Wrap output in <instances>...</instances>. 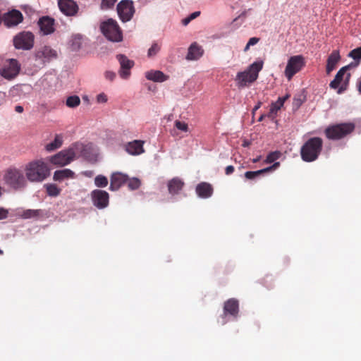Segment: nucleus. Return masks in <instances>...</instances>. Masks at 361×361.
<instances>
[{
  "label": "nucleus",
  "instance_id": "nucleus-1",
  "mask_svg": "<svg viewBox=\"0 0 361 361\" xmlns=\"http://www.w3.org/2000/svg\"><path fill=\"white\" fill-rule=\"evenodd\" d=\"M263 64L262 61H255L244 71L238 72L235 78L237 87L243 89L255 82L263 68Z\"/></svg>",
  "mask_w": 361,
  "mask_h": 361
},
{
  "label": "nucleus",
  "instance_id": "nucleus-2",
  "mask_svg": "<svg viewBox=\"0 0 361 361\" xmlns=\"http://www.w3.org/2000/svg\"><path fill=\"white\" fill-rule=\"evenodd\" d=\"M25 171L26 178L31 182H42L50 173L49 168L42 159L29 162L25 166Z\"/></svg>",
  "mask_w": 361,
  "mask_h": 361
},
{
  "label": "nucleus",
  "instance_id": "nucleus-3",
  "mask_svg": "<svg viewBox=\"0 0 361 361\" xmlns=\"http://www.w3.org/2000/svg\"><path fill=\"white\" fill-rule=\"evenodd\" d=\"M323 148V140L319 137L308 139L301 147V159L305 162L317 160Z\"/></svg>",
  "mask_w": 361,
  "mask_h": 361
},
{
  "label": "nucleus",
  "instance_id": "nucleus-4",
  "mask_svg": "<svg viewBox=\"0 0 361 361\" xmlns=\"http://www.w3.org/2000/svg\"><path fill=\"white\" fill-rule=\"evenodd\" d=\"M355 129L354 123H341L329 126L324 130V134L329 140H341L351 134Z\"/></svg>",
  "mask_w": 361,
  "mask_h": 361
},
{
  "label": "nucleus",
  "instance_id": "nucleus-5",
  "mask_svg": "<svg viewBox=\"0 0 361 361\" xmlns=\"http://www.w3.org/2000/svg\"><path fill=\"white\" fill-rule=\"evenodd\" d=\"M100 29L109 40L119 42L123 40V33L116 20L109 18L101 23Z\"/></svg>",
  "mask_w": 361,
  "mask_h": 361
},
{
  "label": "nucleus",
  "instance_id": "nucleus-6",
  "mask_svg": "<svg viewBox=\"0 0 361 361\" xmlns=\"http://www.w3.org/2000/svg\"><path fill=\"white\" fill-rule=\"evenodd\" d=\"M4 179L7 185L16 190L23 188L27 184L23 171L15 168L8 169L4 176Z\"/></svg>",
  "mask_w": 361,
  "mask_h": 361
},
{
  "label": "nucleus",
  "instance_id": "nucleus-7",
  "mask_svg": "<svg viewBox=\"0 0 361 361\" xmlns=\"http://www.w3.org/2000/svg\"><path fill=\"white\" fill-rule=\"evenodd\" d=\"M13 42L17 49L30 50L34 47L35 36L30 31H23L13 37Z\"/></svg>",
  "mask_w": 361,
  "mask_h": 361
},
{
  "label": "nucleus",
  "instance_id": "nucleus-8",
  "mask_svg": "<svg viewBox=\"0 0 361 361\" xmlns=\"http://www.w3.org/2000/svg\"><path fill=\"white\" fill-rule=\"evenodd\" d=\"M305 66V58L302 55L293 56L289 58L284 74L288 80Z\"/></svg>",
  "mask_w": 361,
  "mask_h": 361
},
{
  "label": "nucleus",
  "instance_id": "nucleus-9",
  "mask_svg": "<svg viewBox=\"0 0 361 361\" xmlns=\"http://www.w3.org/2000/svg\"><path fill=\"white\" fill-rule=\"evenodd\" d=\"M58 56L57 51L49 46L39 47L35 53V59L39 66H45Z\"/></svg>",
  "mask_w": 361,
  "mask_h": 361
},
{
  "label": "nucleus",
  "instance_id": "nucleus-10",
  "mask_svg": "<svg viewBox=\"0 0 361 361\" xmlns=\"http://www.w3.org/2000/svg\"><path fill=\"white\" fill-rule=\"evenodd\" d=\"M75 156V149L73 148H68V149L61 150L56 154L51 156L49 158V161L54 165L63 166L73 161Z\"/></svg>",
  "mask_w": 361,
  "mask_h": 361
},
{
  "label": "nucleus",
  "instance_id": "nucleus-11",
  "mask_svg": "<svg viewBox=\"0 0 361 361\" xmlns=\"http://www.w3.org/2000/svg\"><path fill=\"white\" fill-rule=\"evenodd\" d=\"M117 13L121 20L123 23L130 21L135 13L133 1L131 0H122L117 5Z\"/></svg>",
  "mask_w": 361,
  "mask_h": 361
},
{
  "label": "nucleus",
  "instance_id": "nucleus-12",
  "mask_svg": "<svg viewBox=\"0 0 361 361\" xmlns=\"http://www.w3.org/2000/svg\"><path fill=\"white\" fill-rule=\"evenodd\" d=\"M20 70V65L18 61L12 59L0 70V74L7 80H12L18 75Z\"/></svg>",
  "mask_w": 361,
  "mask_h": 361
},
{
  "label": "nucleus",
  "instance_id": "nucleus-13",
  "mask_svg": "<svg viewBox=\"0 0 361 361\" xmlns=\"http://www.w3.org/2000/svg\"><path fill=\"white\" fill-rule=\"evenodd\" d=\"M239 312V303L238 300L235 298H230L224 302V314L221 316V322H219L221 325H224L226 322V316L229 314L233 317H237Z\"/></svg>",
  "mask_w": 361,
  "mask_h": 361
},
{
  "label": "nucleus",
  "instance_id": "nucleus-14",
  "mask_svg": "<svg viewBox=\"0 0 361 361\" xmlns=\"http://www.w3.org/2000/svg\"><path fill=\"white\" fill-rule=\"evenodd\" d=\"M93 204L98 209H104L109 205V195L105 190H94L91 192Z\"/></svg>",
  "mask_w": 361,
  "mask_h": 361
},
{
  "label": "nucleus",
  "instance_id": "nucleus-15",
  "mask_svg": "<svg viewBox=\"0 0 361 361\" xmlns=\"http://www.w3.org/2000/svg\"><path fill=\"white\" fill-rule=\"evenodd\" d=\"M23 20L22 13L18 10H12L3 16V21L6 27H12L18 25Z\"/></svg>",
  "mask_w": 361,
  "mask_h": 361
},
{
  "label": "nucleus",
  "instance_id": "nucleus-16",
  "mask_svg": "<svg viewBox=\"0 0 361 361\" xmlns=\"http://www.w3.org/2000/svg\"><path fill=\"white\" fill-rule=\"evenodd\" d=\"M116 58L121 65L120 76L123 79L128 78L130 75V69L134 66V62L123 54L117 55Z\"/></svg>",
  "mask_w": 361,
  "mask_h": 361
},
{
  "label": "nucleus",
  "instance_id": "nucleus-17",
  "mask_svg": "<svg viewBox=\"0 0 361 361\" xmlns=\"http://www.w3.org/2000/svg\"><path fill=\"white\" fill-rule=\"evenodd\" d=\"M59 7L66 16H75L78 11V6L73 0H59Z\"/></svg>",
  "mask_w": 361,
  "mask_h": 361
},
{
  "label": "nucleus",
  "instance_id": "nucleus-18",
  "mask_svg": "<svg viewBox=\"0 0 361 361\" xmlns=\"http://www.w3.org/2000/svg\"><path fill=\"white\" fill-rule=\"evenodd\" d=\"M128 181V176L121 172L113 173L110 178L109 189L112 191L118 190Z\"/></svg>",
  "mask_w": 361,
  "mask_h": 361
},
{
  "label": "nucleus",
  "instance_id": "nucleus-19",
  "mask_svg": "<svg viewBox=\"0 0 361 361\" xmlns=\"http://www.w3.org/2000/svg\"><path fill=\"white\" fill-rule=\"evenodd\" d=\"M38 25L43 35H49L54 32V19L49 16L39 18Z\"/></svg>",
  "mask_w": 361,
  "mask_h": 361
},
{
  "label": "nucleus",
  "instance_id": "nucleus-20",
  "mask_svg": "<svg viewBox=\"0 0 361 361\" xmlns=\"http://www.w3.org/2000/svg\"><path fill=\"white\" fill-rule=\"evenodd\" d=\"M196 193L201 198H208L213 194V187L207 182H202L196 186Z\"/></svg>",
  "mask_w": 361,
  "mask_h": 361
},
{
  "label": "nucleus",
  "instance_id": "nucleus-21",
  "mask_svg": "<svg viewBox=\"0 0 361 361\" xmlns=\"http://www.w3.org/2000/svg\"><path fill=\"white\" fill-rule=\"evenodd\" d=\"M144 142L141 140H134L129 142L126 145V150L132 155H138L144 152Z\"/></svg>",
  "mask_w": 361,
  "mask_h": 361
},
{
  "label": "nucleus",
  "instance_id": "nucleus-22",
  "mask_svg": "<svg viewBox=\"0 0 361 361\" xmlns=\"http://www.w3.org/2000/svg\"><path fill=\"white\" fill-rule=\"evenodd\" d=\"M280 166L279 162H274L273 165L271 166L264 168L261 170L255 171H246L245 173V178L248 180H253L257 178L259 176L262 174H264L266 173L274 171Z\"/></svg>",
  "mask_w": 361,
  "mask_h": 361
},
{
  "label": "nucleus",
  "instance_id": "nucleus-23",
  "mask_svg": "<svg viewBox=\"0 0 361 361\" xmlns=\"http://www.w3.org/2000/svg\"><path fill=\"white\" fill-rule=\"evenodd\" d=\"M341 59V56L338 50H334L331 54L329 56L326 61V71L327 74H329L333 71L337 63Z\"/></svg>",
  "mask_w": 361,
  "mask_h": 361
},
{
  "label": "nucleus",
  "instance_id": "nucleus-24",
  "mask_svg": "<svg viewBox=\"0 0 361 361\" xmlns=\"http://www.w3.org/2000/svg\"><path fill=\"white\" fill-rule=\"evenodd\" d=\"M184 182L179 178L176 177L172 178L168 183V190L170 194L176 195L183 188Z\"/></svg>",
  "mask_w": 361,
  "mask_h": 361
},
{
  "label": "nucleus",
  "instance_id": "nucleus-25",
  "mask_svg": "<svg viewBox=\"0 0 361 361\" xmlns=\"http://www.w3.org/2000/svg\"><path fill=\"white\" fill-rule=\"evenodd\" d=\"M145 77L147 80L157 82H162L169 79V76L163 72L154 70L146 72Z\"/></svg>",
  "mask_w": 361,
  "mask_h": 361
},
{
  "label": "nucleus",
  "instance_id": "nucleus-26",
  "mask_svg": "<svg viewBox=\"0 0 361 361\" xmlns=\"http://www.w3.org/2000/svg\"><path fill=\"white\" fill-rule=\"evenodd\" d=\"M289 97L287 94L284 97H279L277 101L271 103L270 106V110L267 116L269 118H271L272 119L274 118L275 115L277 114V111H279L281 107L283 106L285 101Z\"/></svg>",
  "mask_w": 361,
  "mask_h": 361
},
{
  "label": "nucleus",
  "instance_id": "nucleus-27",
  "mask_svg": "<svg viewBox=\"0 0 361 361\" xmlns=\"http://www.w3.org/2000/svg\"><path fill=\"white\" fill-rule=\"evenodd\" d=\"M203 54V49L196 43H193L188 49L186 59L188 60H197Z\"/></svg>",
  "mask_w": 361,
  "mask_h": 361
},
{
  "label": "nucleus",
  "instance_id": "nucleus-28",
  "mask_svg": "<svg viewBox=\"0 0 361 361\" xmlns=\"http://www.w3.org/2000/svg\"><path fill=\"white\" fill-rule=\"evenodd\" d=\"M75 178V173L69 169L57 170L54 172L53 178L56 181H61L66 178Z\"/></svg>",
  "mask_w": 361,
  "mask_h": 361
},
{
  "label": "nucleus",
  "instance_id": "nucleus-29",
  "mask_svg": "<svg viewBox=\"0 0 361 361\" xmlns=\"http://www.w3.org/2000/svg\"><path fill=\"white\" fill-rule=\"evenodd\" d=\"M348 67L345 66L341 68L336 73L334 79L330 82V87L332 89H336L339 87L341 82L343 80V78L344 75L345 74L346 71L348 70Z\"/></svg>",
  "mask_w": 361,
  "mask_h": 361
},
{
  "label": "nucleus",
  "instance_id": "nucleus-30",
  "mask_svg": "<svg viewBox=\"0 0 361 361\" xmlns=\"http://www.w3.org/2000/svg\"><path fill=\"white\" fill-rule=\"evenodd\" d=\"M43 215V212L41 209H25L23 210L20 216L25 219H38Z\"/></svg>",
  "mask_w": 361,
  "mask_h": 361
},
{
  "label": "nucleus",
  "instance_id": "nucleus-31",
  "mask_svg": "<svg viewBox=\"0 0 361 361\" xmlns=\"http://www.w3.org/2000/svg\"><path fill=\"white\" fill-rule=\"evenodd\" d=\"M63 144V136L61 135H56L53 142L47 144L45 147L49 152L54 151L61 147Z\"/></svg>",
  "mask_w": 361,
  "mask_h": 361
},
{
  "label": "nucleus",
  "instance_id": "nucleus-32",
  "mask_svg": "<svg viewBox=\"0 0 361 361\" xmlns=\"http://www.w3.org/2000/svg\"><path fill=\"white\" fill-rule=\"evenodd\" d=\"M47 193L51 197H56L60 194L61 190L55 184H47L44 185Z\"/></svg>",
  "mask_w": 361,
  "mask_h": 361
},
{
  "label": "nucleus",
  "instance_id": "nucleus-33",
  "mask_svg": "<svg viewBox=\"0 0 361 361\" xmlns=\"http://www.w3.org/2000/svg\"><path fill=\"white\" fill-rule=\"evenodd\" d=\"M80 104V99L77 95L70 96L67 98L66 104L70 108H75Z\"/></svg>",
  "mask_w": 361,
  "mask_h": 361
},
{
  "label": "nucleus",
  "instance_id": "nucleus-34",
  "mask_svg": "<svg viewBox=\"0 0 361 361\" xmlns=\"http://www.w3.org/2000/svg\"><path fill=\"white\" fill-rule=\"evenodd\" d=\"M94 184L98 188H104L108 185V179L103 175H98L94 178Z\"/></svg>",
  "mask_w": 361,
  "mask_h": 361
},
{
  "label": "nucleus",
  "instance_id": "nucleus-35",
  "mask_svg": "<svg viewBox=\"0 0 361 361\" xmlns=\"http://www.w3.org/2000/svg\"><path fill=\"white\" fill-rule=\"evenodd\" d=\"M128 183V187L130 190H137L140 186V180L137 178H128V181L126 182Z\"/></svg>",
  "mask_w": 361,
  "mask_h": 361
},
{
  "label": "nucleus",
  "instance_id": "nucleus-36",
  "mask_svg": "<svg viewBox=\"0 0 361 361\" xmlns=\"http://www.w3.org/2000/svg\"><path fill=\"white\" fill-rule=\"evenodd\" d=\"M281 156V152L279 151L270 152L266 157L264 162L267 164H271L277 160Z\"/></svg>",
  "mask_w": 361,
  "mask_h": 361
},
{
  "label": "nucleus",
  "instance_id": "nucleus-37",
  "mask_svg": "<svg viewBox=\"0 0 361 361\" xmlns=\"http://www.w3.org/2000/svg\"><path fill=\"white\" fill-rule=\"evenodd\" d=\"M161 49V44L157 42H154L151 47L148 49L147 56L148 57H152L155 56Z\"/></svg>",
  "mask_w": 361,
  "mask_h": 361
},
{
  "label": "nucleus",
  "instance_id": "nucleus-38",
  "mask_svg": "<svg viewBox=\"0 0 361 361\" xmlns=\"http://www.w3.org/2000/svg\"><path fill=\"white\" fill-rule=\"evenodd\" d=\"M82 44V37L80 35L74 36L71 40L72 49L76 51L79 49Z\"/></svg>",
  "mask_w": 361,
  "mask_h": 361
},
{
  "label": "nucleus",
  "instance_id": "nucleus-39",
  "mask_svg": "<svg viewBox=\"0 0 361 361\" xmlns=\"http://www.w3.org/2000/svg\"><path fill=\"white\" fill-rule=\"evenodd\" d=\"M348 56L354 60L360 61L361 59V46L350 51Z\"/></svg>",
  "mask_w": 361,
  "mask_h": 361
},
{
  "label": "nucleus",
  "instance_id": "nucleus-40",
  "mask_svg": "<svg viewBox=\"0 0 361 361\" xmlns=\"http://www.w3.org/2000/svg\"><path fill=\"white\" fill-rule=\"evenodd\" d=\"M117 0H102L100 8L102 10H107L111 8Z\"/></svg>",
  "mask_w": 361,
  "mask_h": 361
},
{
  "label": "nucleus",
  "instance_id": "nucleus-41",
  "mask_svg": "<svg viewBox=\"0 0 361 361\" xmlns=\"http://www.w3.org/2000/svg\"><path fill=\"white\" fill-rule=\"evenodd\" d=\"M175 126L180 130L183 132H188V126L186 123L180 121H175Z\"/></svg>",
  "mask_w": 361,
  "mask_h": 361
},
{
  "label": "nucleus",
  "instance_id": "nucleus-42",
  "mask_svg": "<svg viewBox=\"0 0 361 361\" xmlns=\"http://www.w3.org/2000/svg\"><path fill=\"white\" fill-rule=\"evenodd\" d=\"M259 37H251L248 42L247 43L246 46L244 48V51H247L250 49V47L251 46H253V45H255L256 44H257L259 41Z\"/></svg>",
  "mask_w": 361,
  "mask_h": 361
},
{
  "label": "nucleus",
  "instance_id": "nucleus-43",
  "mask_svg": "<svg viewBox=\"0 0 361 361\" xmlns=\"http://www.w3.org/2000/svg\"><path fill=\"white\" fill-rule=\"evenodd\" d=\"M97 101L99 103H105L107 102V97L104 93H100L97 96Z\"/></svg>",
  "mask_w": 361,
  "mask_h": 361
},
{
  "label": "nucleus",
  "instance_id": "nucleus-44",
  "mask_svg": "<svg viewBox=\"0 0 361 361\" xmlns=\"http://www.w3.org/2000/svg\"><path fill=\"white\" fill-rule=\"evenodd\" d=\"M8 211L3 207H0V220L5 219L8 217Z\"/></svg>",
  "mask_w": 361,
  "mask_h": 361
},
{
  "label": "nucleus",
  "instance_id": "nucleus-45",
  "mask_svg": "<svg viewBox=\"0 0 361 361\" xmlns=\"http://www.w3.org/2000/svg\"><path fill=\"white\" fill-rule=\"evenodd\" d=\"M105 78L110 80V81H112L114 80V78H116V73L114 72H112V71H106L105 72Z\"/></svg>",
  "mask_w": 361,
  "mask_h": 361
},
{
  "label": "nucleus",
  "instance_id": "nucleus-46",
  "mask_svg": "<svg viewBox=\"0 0 361 361\" xmlns=\"http://www.w3.org/2000/svg\"><path fill=\"white\" fill-rule=\"evenodd\" d=\"M234 170H235V169L233 166H231V165L228 166L225 169V173H226V175L229 176L234 172Z\"/></svg>",
  "mask_w": 361,
  "mask_h": 361
},
{
  "label": "nucleus",
  "instance_id": "nucleus-47",
  "mask_svg": "<svg viewBox=\"0 0 361 361\" xmlns=\"http://www.w3.org/2000/svg\"><path fill=\"white\" fill-rule=\"evenodd\" d=\"M200 15V11H195V12H193L192 13H191L189 16V17L190 18L191 20H193V19L196 18L197 17H198Z\"/></svg>",
  "mask_w": 361,
  "mask_h": 361
},
{
  "label": "nucleus",
  "instance_id": "nucleus-48",
  "mask_svg": "<svg viewBox=\"0 0 361 361\" xmlns=\"http://www.w3.org/2000/svg\"><path fill=\"white\" fill-rule=\"evenodd\" d=\"M82 174L85 176H87V177H92L94 175V171H83L82 172Z\"/></svg>",
  "mask_w": 361,
  "mask_h": 361
},
{
  "label": "nucleus",
  "instance_id": "nucleus-49",
  "mask_svg": "<svg viewBox=\"0 0 361 361\" xmlns=\"http://www.w3.org/2000/svg\"><path fill=\"white\" fill-rule=\"evenodd\" d=\"M15 111L18 113H23V107L22 106L18 105L15 107Z\"/></svg>",
  "mask_w": 361,
  "mask_h": 361
},
{
  "label": "nucleus",
  "instance_id": "nucleus-50",
  "mask_svg": "<svg viewBox=\"0 0 361 361\" xmlns=\"http://www.w3.org/2000/svg\"><path fill=\"white\" fill-rule=\"evenodd\" d=\"M192 20L190 19V18L188 16L185 18H184L183 20H182V23L184 25H187Z\"/></svg>",
  "mask_w": 361,
  "mask_h": 361
},
{
  "label": "nucleus",
  "instance_id": "nucleus-51",
  "mask_svg": "<svg viewBox=\"0 0 361 361\" xmlns=\"http://www.w3.org/2000/svg\"><path fill=\"white\" fill-rule=\"evenodd\" d=\"M260 159H261V156H259V157L253 159H252V162L253 163H257V162H258L260 160Z\"/></svg>",
  "mask_w": 361,
  "mask_h": 361
},
{
  "label": "nucleus",
  "instance_id": "nucleus-52",
  "mask_svg": "<svg viewBox=\"0 0 361 361\" xmlns=\"http://www.w3.org/2000/svg\"><path fill=\"white\" fill-rule=\"evenodd\" d=\"M260 105L261 102H259L257 106H255L253 110L256 111L257 109H258L260 107Z\"/></svg>",
  "mask_w": 361,
  "mask_h": 361
},
{
  "label": "nucleus",
  "instance_id": "nucleus-53",
  "mask_svg": "<svg viewBox=\"0 0 361 361\" xmlns=\"http://www.w3.org/2000/svg\"><path fill=\"white\" fill-rule=\"evenodd\" d=\"M344 90V88L343 87H341L338 90V94H341L343 91Z\"/></svg>",
  "mask_w": 361,
  "mask_h": 361
},
{
  "label": "nucleus",
  "instance_id": "nucleus-54",
  "mask_svg": "<svg viewBox=\"0 0 361 361\" xmlns=\"http://www.w3.org/2000/svg\"><path fill=\"white\" fill-rule=\"evenodd\" d=\"M266 116V115H262L259 118V121H262L263 120V118Z\"/></svg>",
  "mask_w": 361,
  "mask_h": 361
},
{
  "label": "nucleus",
  "instance_id": "nucleus-55",
  "mask_svg": "<svg viewBox=\"0 0 361 361\" xmlns=\"http://www.w3.org/2000/svg\"><path fill=\"white\" fill-rule=\"evenodd\" d=\"M4 253L3 250L0 249V255H2Z\"/></svg>",
  "mask_w": 361,
  "mask_h": 361
}]
</instances>
